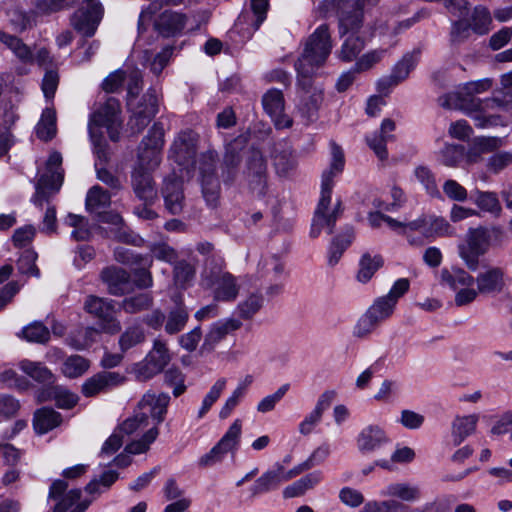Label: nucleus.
<instances>
[{
  "label": "nucleus",
  "instance_id": "obj_1",
  "mask_svg": "<svg viewBox=\"0 0 512 512\" xmlns=\"http://www.w3.org/2000/svg\"><path fill=\"white\" fill-rule=\"evenodd\" d=\"M331 154L332 159L330 167L322 174L320 199L314 212L310 229V236L312 238L318 237L322 228H326L327 233L332 234L336 221L340 218L343 212L342 202L340 200L336 202L332 211L330 213L328 212L331 204L334 178L342 173L345 165L343 151L341 147L334 142L331 143Z\"/></svg>",
  "mask_w": 512,
  "mask_h": 512
},
{
  "label": "nucleus",
  "instance_id": "obj_2",
  "mask_svg": "<svg viewBox=\"0 0 512 512\" xmlns=\"http://www.w3.org/2000/svg\"><path fill=\"white\" fill-rule=\"evenodd\" d=\"M332 47L327 24L320 25L307 39L304 51L295 63L297 83L303 91L309 92L312 88L313 75L326 62Z\"/></svg>",
  "mask_w": 512,
  "mask_h": 512
},
{
  "label": "nucleus",
  "instance_id": "obj_3",
  "mask_svg": "<svg viewBox=\"0 0 512 512\" xmlns=\"http://www.w3.org/2000/svg\"><path fill=\"white\" fill-rule=\"evenodd\" d=\"M459 107L475 121L478 128L497 126L503 121L495 112H512V90L504 88L495 91L490 98L464 100Z\"/></svg>",
  "mask_w": 512,
  "mask_h": 512
},
{
  "label": "nucleus",
  "instance_id": "obj_4",
  "mask_svg": "<svg viewBox=\"0 0 512 512\" xmlns=\"http://www.w3.org/2000/svg\"><path fill=\"white\" fill-rule=\"evenodd\" d=\"M225 261L221 257L207 259L202 272L203 282L213 287L214 299L222 302H233L239 295L240 285L237 278L228 271H224Z\"/></svg>",
  "mask_w": 512,
  "mask_h": 512
},
{
  "label": "nucleus",
  "instance_id": "obj_5",
  "mask_svg": "<svg viewBox=\"0 0 512 512\" xmlns=\"http://www.w3.org/2000/svg\"><path fill=\"white\" fill-rule=\"evenodd\" d=\"M163 146V124L155 122L148 135L143 138L139 145L137 162L134 168L153 172L160 165Z\"/></svg>",
  "mask_w": 512,
  "mask_h": 512
},
{
  "label": "nucleus",
  "instance_id": "obj_6",
  "mask_svg": "<svg viewBox=\"0 0 512 512\" xmlns=\"http://www.w3.org/2000/svg\"><path fill=\"white\" fill-rule=\"evenodd\" d=\"M490 246L486 235V227L469 228L463 243L458 245V254L467 268L476 271L479 257L486 254Z\"/></svg>",
  "mask_w": 512,
  "mask_h": 512
},
{
  "label": "nucleus",
  "instance_id": "obj_7",
  "mask_svg": "<svg viewBox=\"0 0 512 512\" xmlns=\"http://www.w3.org/2000/svg\"><path fill=\"white\" fill-rule=\"evenodd\" d=\"M84 309L97 318L102 332L114 335L121 331V323L115 316L113 301L89 295L85 300Z\"/></svg>",
  "mask_w": 512,
  "mask_h": 512
},
{
  "label": "nucleus",
  "instance_id": "obj_8",
  "mask_svg": "<svg viewBox=\"0 0 512 512\" xmlns=\"http://www.w3.org/2000/svg\"><path fill=\"white\" fill-rule=\"evenodd\" d=\"M120 102L114 97H109L105 103L93 114L89 127H105L109 138L116 142L120 139L122 127Z\"/></svg>",
  "mask_w": 512,
  "mask_h": 512
},
{
  "label": "nucleus",
  "instance_id": "obj_9",
  "mask_svg": "<svg viewBox=\"0 0 512 512\" xmlns=\"http://www.w3.org/2000/svg\"><path fill=\"white\" fill-rule=\"evenodd\" d=\"M75 4H82L73 15L71 22L74 29L85 37H92L103 16V7L96 0H76Z\"/></svg>",
  "mask_w": 512,
  "mask_h": 512
},
{
  "label": "nucleus",
  "instance_id": "obj_10",
  "mask_svg": "<svg viewBox=\"0 0 512 512\" xmlns=\"http://www.w3.org/2000/svg\"><path fill=\"white\" fill-rule=\"evenodd\" d=\"M132 115L128 126L132 134H140L158 113V97L154 88L148 89L141 100L130 106Z\"/></svg>",
  "mask_w": 512,
  "mask_h": 512
},
{
  "label": "nucleus",
  "instance_id": "obj_11",
  "mask_svg": "<svg viewBox=\"0 0 512 512\" xmlns=\"http://www.w3.org/2000/svg\"><path fill=\"white\" fill-rule=\"evenodd\" d=\"M67 487L68 485L64 480H55L51 484L48 497L57 500L53 512H84L92 500L82 501L73 507L81 497V490L71 489L66 492Z\"/></svg>",
  "mask_w": 512,
  "mask_h": 512
},
{
  "label": "nucleus",
  "instance_id": "obj_12",
  "mask_svg": "<svg viewBox=\"0 0 512 512\" xmlns=\"http://www.w3.org/2000/svg\"><path fill=\"white\" fill-rule=\"evenodd\" d=\"M171 360L169 349L161 339H155L152 350L145 360L137 365L136 376L140 380H148L159 374Z\"/></svg>",
  "mask_w": 512,
  "mask_h": 512
},
{
  "label": "nucleus",
  "instance_id": "obj_13",
  "mask_svg": "<svg viewBox=\"0 0 512 512\" xmlns=\"http://www.w3.org/2000/svg\"><path fill=\"white\" fill-rule=\"evenodd\" d=\"M245 177L251 192L265 196L268 187L267 164L259 150H252L246 162Z\"/></svg>",
  "mask_w": 512,
  "mask_h": 512
},
{
  "label": "nucleus",
  "instance_id": "obj_14",
  "mask_svg": "<svg viewBox=\"0 0 512 512\" xmlns=\"http://www.w3.org/2000/svg\"><path fill=\"white\" fill-rule=\"evenodd\" d=\"M241 429V421L239 419L235 420L220 441L208 453L199 458L198 465L207 468L221 462L229 451L236 448Z\"/></svg>",
  "mask_w": 512,
  "mask_h": 512
},
{
  "label": "nucleus",
  "instance_id": "obj_15",
  "mask_svg": "<svg viewBox=\"0 0 512 512\" xmlns=\"http://www.w3.org/2000/svg\"><path fill=\"white\" fill-rule=\"evenodd\" d=\"M198 138V134L191 129L179 132L170 147V158L184 168L194 164Z\"/></svg>",
  "mask_w": 512,
  "mask_h": 512
},
{
  "label": "nucleus",
  "instance_id": "obj_16",
  "mask_svg": "<svg viewBox=\"0 0 512 512\" xmlns=\"http://www.w3.org/2000/svg\"><path fill=\"white\" fill-rule=\"evenodd\" d=\"M164 200L165 209L172 215H179L183 212L186 198L182 176L175 172L170 173L163 179L160 189Z\"/></svg>",
  "mask_w": 512,
  "mask_h": 512
},
{
  "label": "nucleus",
  "instance_id": "obj_17",
  "mask_svg": "<svg viewBox=\"0 0 512 512\" xmlns=\"http://www.w3.org/2000/svg\"><path fill=\"white\" fill-rule=\"evenodd\" d=\"M297 473V471L293 470L286 471L282 465L277 464L255 480L253 485L249 488L250 496L255 498L259 495L276 490L281 483L293 478Z\"/></svg>",
  "mask_w": 512,
  "mask_h": 512
},
{
  "label": "nucleus",
  "instance_id": "obj_18",
  "mask_svg": "<svg viewBox=\"0 0 512 512\" xmlns=\"http://www.w3.org/2000/svg\"><path fill=\"white\" fill-rule=\"evenodd\" d=\"M125 379L119 372L101 371L83 382L81 392L87 398L95 397L123 384Z\"/></svg>",
  "mask_w": 512,
  "mask_h": 512
},
{
  "label": "nucleus",
  "instance_id": "obj_19",
  "mask_svg": "<svg viewBox=\"0 0 512 512\" xmlns=\"http://www.w3.org/2000/svg\"><path fill=\"white\" fill-rule=\"evenodd\" d=\"M262 105L277 129L292 126V119L284 112L285 100L281 90L269 89L262 97Z\"/></svg>",
  "mask_w": 512,
  "mask_h": 512
},
{
  "label": "nucleus",
  "instance_id": "obj_20",
  "mask_svg": "<svg viewBox=\"0 0 512 512\" xmlns=\"http://www.w3.org/2000/svg\"><path fill=\"white\" fill-rule=\"evenodd\" d=\"M492 86V81L490 79H482L478 81H471L464 84V86L455 93H449L439 97V104L447 109H456L461 110L459 104L468 99H478L475 97V94L482 93L487 91Z\"/></svg>",
  "mask_w": 512,
  "mask_h": 512
},
{
  "label": "nucleus",
  "instance_id": "obj_21",
  "mask_svg": "<svg viewBox=\"0 0 512 512\" xmlns=\"http://www.w3.org/2000/svg\"><path fill=\"white\" fill-rule=\"evenodd\" d=\"M246 146L244 137H236L225 146L222 162V177L225 184H231L237 175L238 166L242 161V151Z\"/></svg>",
  "mask_w": 512,
  "mask_h": 512
},
{
  "label": "nucleus",
  "instance_id": "obj_22",
  "mask_svg": "<svg viewBox=\"0 0 512 512\" xmlns=\"http://www.w3.org/2000/svg\"><path fill=\"white\" fill-rule=\"evenodd\" d=\"M272 160L276 173L280 177L293 175L298 166L295 151L287 141H280L275 144Z\"/></svg>",
  "mask_w": 512,
  "mask_h": 512
},
{
  "label": "nucleus",
  "instance_id": "obj_23",
  "mask_svg": "<svg viewBox=\"0 0 512 512\" xmlns=\"http://www.w3.org/2000/svg\"><path fill=\"white\" fill-rule=\"evenodd\" d=\"M101 279L107 285L108 292L115 296L124 295L133 288L129 273L119 267L111 266L103 269Z\"/></svg>",
  "mask_w": 512,
  "mask_h": 512
},
{
  "label": "nucleus",
  "instance_id": "obj_24",
  "mask_svg": "<svg viewBox=\"0 0 512 512\" xmlns=\"http://www.w3.org/2000/svg\"><path fill=\"white\" fill-rule=\"evenodd\" d=\"M170 396L167 393L156 394L153 391H147L138 403V408L143 411L147 409L152 419L156 422L157 427L162 423L167 414Z\"/></svg>",
  "mask_w": 512,
  "mask_h": 512
},
{
  "label": "nucleus",
  "instance_id": "obj_25",
  "mask_svg": "<svg viewBox=\"0 0 512 512\" xmlns=\"http://www.w3.org/2000/svg\"><path fill=\"white\" fill-rule=\"evenodd\" d=\"M131 184L135 195L145 204H152L157 197V190L152 172L134 168L131 175Z\"/></svg>",
  "mask_w": 512,
  "mask_h": 512
},
{
  "label": "nucleus",
  "instance_id": "obj_26",
  "mask_svg": "<svg viewBox=\"0 0 512 512\" xmlns=\"http://www.w3.org/2000/svg\"><path fill=\"white\" fill-rule=\"evenodd\" d=\"M505 271L501 267L491 266L480 272L475 279L478 292L481 294H497L505 287Z\"/></svg>",
  "mask_w": 512,
  "mask_h": 512
},
{
  "label": "nucleus",
  "instance_id": "obj_27",
  "mask_svg": "<svg viewBox=\"0 0 512 512\" xmlns=\"http://www.w3.org/2000/svg\"><path fill=\"white\" fill-rule=\"evenodd\" d=\"M382 497L399 499L406 503H414L421 499L422 492L418 485L409 482H392L388 484L381 492Z\"/></svg>",
  "mask_w": 512,
  "mask_h": 512
},
{
  "label": "nucleus",
  "instance_id": "obj_28",
  "mask_svg": "<svg viewBox=\"0 0 512 512\" xmlns=\"http://www.w3.org/2000/svg\"><path fill=\"white\" fill-rule=\"evenodd\" d=\"M99 217L100 222L108 223L115 227L113 237L116 240L132 245H140L143 242L139 235L133 233L126 227L123 218L118 213L106 212L100 214Z\"/></svg>",
  "mask_w": 512,
  "mask_h": 512
},
{
  "label": "nucleus",
  "instance_id": "obj_29",
  "mask_svg": "<svg viewBox=\"0 0 512 512\" xmlns=\"http://www.w3.org/2000/svg\"><path fill=\"white\" fill-rule=\"evenodd\" d=\"M394 130L395 122L387 118L382 121L379 132L366 137L368 146L380 160H385L388 157L386 143L394 138V136L390 134Z\"/></svg>",
  "mask_w": 512,
  "mask_h": 512
},
{
  "label": "nucleus",
  "instance_id": "obj_30",
  "mask_svg": "<svg viewBox=\"0 0 512 512\" xmlns=\"http://www.w3.org/2000/svg\"><path fill=\"white\" fill-rule=\"evenodd\" d=\"M173 301L174 306L169 309L164 325L165 332L169 335L182 331L189 319V311L181 296L174 297Z\"/></svg>",
  "mask_w": 512,
  "mask_h": 512
},
{
  "label": "nucleus",
  "instance_id": "obj_31",
  "mask_svg": "<svg viewBox=\"0 0 512 512\" xmlns=\"http://www.w3.org/2000/svg\"><path fill=\"white\" fill-rule=\"evenodd\" d=\"M186 16L182 13L164 11L155 21V29L163 37L180 34L186 25Z\"/></svg>",
  "mask_w": 512,
  "mask_h": 512
},
{
  "label": "nucleus",
  "instance_id": "obj_32",
  "mask_svg": "<svg viewBox=\"0 0 512 512\" xmlns=\"http://www.w3.org/2000/svg\"><path fill=\"white\" fill-rule=\"evenodd\" d=\"M242 323L237 319H227L225 321L216 322L206 334L202 349L211 351L224 337L232 331L238 330Z\"/></svg>",
  "mask_w": 512,
  "mask_h": 512
},
{
  "label": "nucleus",
  "instance_id": "obj_33",
  "mask_svg": "<svg viewBox=\"0 0 512 512\" xmlns=\"http://www.w3.org/2000/svg\"><path fill=\"white\" fill-rule=\"evenodd\" d=\"M388 438L379 426L370 425L362 429L357 437V446L362 453L372 452L386 443Z\"/></svg>",
  "mask_w": 512,
  "mask_h": 512
},
{
  "label": "nucleus",
  "instance_id": "obj_34",
  "mask_svg": "<svg viewBox=\"0 0 512 512\" xmlns=\"http://www.w3.org/2000/svg\"><path fill=\"white\" fill-rule=\"evenodd\" d=\"M0 42L4 44L22 64L33 65L35 63L34 52L20 38L0 31Z\"/></svg>",
  "mask_w": 512,
  "mask_h": 512
},
{
  "label": "nucleus",
  "instance_id": "obj_35",
  "mask_svg": "<svg viewBox=\"0 0 512 512\" xmlns=\"http://www.w3.org/2000/svg\"><path fill=\"white\" fill-rule=\"evenodd\" d=\"M62 183V174L55 173L52 175L44 174L37 182L36 192L32 198V201L36 206L42 207L45 202H48L50 193L49 190L57 192Z\"/></svg>",
  "mask_w": 512,
  "mask_h": 512
},
{
  "label": "nucleus",
  "instance_id": "obj_36",
  "mask_svg": "<svg viewBox=\"0 0 512 512\" xmlns=\"http://www.w3.org/2000/svg\"><path fill=\"white\" fill-rule=\"evenodd\" d=\"M479 420L478 415L456 417L451 426V437L454 446H459L468 436L472 435Z\"/></svg>",
  "mask_w": 512,
  "mask_h": 512
},
{
  "label": "nucleus",
  "instance_id": "obj_37",
  "mask_svg": "<svg viewBox=\"0 0 512 512\" xmlns=\"http://www.w3.org/2000/svg\"><path fill=\"white\" fill-rule=\"evenodd\" d=\"M62 422V416L52 408L43 407L34 414L33 425L38 434H45L59 426Z\"/></svg>",
  "mask_w": 512,
  "mask_h": 512
},
{
  "label": "nucleus",
  "instance_id": "obj_38",
  "mask_svg": "<svg viewBox=\"0 0 512 512\" xmlns=\"http://www.w3.org/2000/svg\"><path fill=\"white\" fill-rule=\"evenodd\" d=\"M440 282L452 290L462 287H470L474 284L475 279L467 271L462 268L452 267L451 269L444 268L441 270Z\"/></svg>",
  "mask_w": 512,
  "mask_h": 512
},
{
  "label": "nucleus",
  "instance_id": "obj_39",
  "mask_svg": "<svg viewBox=\"0 0 512 512\" xmlns=\"http://www.w3.org/2000/svg\"><path fill=\"white\" fill-rule=\"evenodd\" d=\"M363 25V12L353 7L351 10L342 11L339 16V34H357Z\"/></svg>",
  "mask_w": 512,
  "mask_h": 512
},
{
  "label": "nucleus",
  "instance_id": "obj_40",
  "mask_svg": "<svg viewBox=\"0 0 512 512\" xmlns=\"http://www.w3.org/2000/svg\"><path fill=\"white\" fill-rule=\"evenodd\" d=\"M65 224L73 228L71 238L75 241H88L92 237V226L87 218L81 215L69 213L65 218Z\"/></svg>",
  "mask_w": 512,
  "mask_h": 512
},
{
  "label": "nucleus",
  "instance_id": "obj_41",
  "mask_svg": "<svg viewBox=\"0 0 512 512\" xmlns=\"http://www.w3.org/2000/svg\"><path fill=\"white\" fill-rule=\"evenodd\" d=\"M20 368L25 374L41 384L51 385L54 382V375L42 363L23 360L20 362Z\"/></svg>",
  "mask_w": 512,
  "mask_h": 512
},
{
  "label": "nucleus",
  "instance_id": "obj_42",
  "mask_svg": "<svg viewBox=\"0 0 512 512\" xmlns=\"http://www.w3.org/2000/svg\"><path fill=\"white\" fill-rule=\"evenodd\" d=\"M35 130L37 137L43 141H49L56 135V113L53 109L43 110Z\"/></svg>",
  "mask_w": 512,
  "mask_h": 512
},
{
  "label": "nucleus",
  "instance_id": "obj_43",
  "mask_svg": "<svg viewBox=\"0 0 512 512\" xmlns=\"http://www.w3.org/2000/svg\"><path fill=\"white\" fill-rule=\"evenodd\" d=\"M382 265L383 259L380 255L372 257L371 254L364 253L359 261L357 280L361 283H367Z\"/></svg>",
  "mask_w": 512,
  "mask_h": 512
},
{
  "label": "nucleus",
  "instance_id": "obj_44",
  "mask_svg": "<svg viewBox=\"0 0 512 512\" xmlns=\"http://www.w3.org/2000/svg\"><path fill=\"white\" fill-rule=\"evenodd\" d=\"M470 26L474 33L485 35L490 31L492 17L487 7L478 5L473 9L470 19Z\"/></svg>",
  "mask_w": 512,
  "mask_h": 512
},
{
  "label": "nucleus",
  "instance_id": "obj_45",
  "mask_svg": "<svg viewBox=\"0 0 512 512\" xmlns=\"http://www.w3.org/2000/svg\"><path fill=\"white\" fill-rule=\"evenodd\" d=\"M111 203V195L102 187L96 185L89 189L86 196V209L90 212H98L108 207Z\"/></svg>",
  "mask_w": 512,
  "mask_h": 512
},
{
  "label": "nucleus",
  "instance_id": "obj_46",
  "mask_svg": "<svg viewBox=\"0 0 512 512\" xmlns=\"http://www.w3.org/2000/svg\"><path fill=\"white\" fill-rule=\"evenodd\" d=\"M475 204L482 210L499 217L502 213V207L495 192L476 191Z\"/></svg>",
  "mask_w": 512,
  "mask_h": 512
},
{
  "label": "nucleus",
  "instance_id": "obj_47",
  "mask_svg": "<svg viewBox=\"0 0 512 512\" xmlns=\"http://www.w3.org/2000/svg\"><path fill=\"white\" fill-rule=\"evenodd\" d=\"M203 197L208 206L215 208L219 203L220 198V181L218 176H208L200 178Z\"/></svg>",
  "mask_w": 512,
  "mask_h": 512
},
{
  "label": "nucleus",
  "instance_id": "obj_48",
  "mask_svg": "<svg viewBox=\"0 0 512 512\" xmlns=\"http://www.w3.org/2000/svg\"><path fill=\"white\" fill-rule=\"evenodd\" d=\"M420 55V50H414L412 53H407L403 58L394 66L391 75L396 82L400 83L406 79L412 69L416 66Z\"/></svg>",
  "mask_w": 512,
  "mask_h": 512
},
{
  "label": "nucleus",
  "instance_id": "obj_49",
  "mask_svg": "<svg viewBox=\"0 0 512 512\" xmlns=\"http://www.w3.org/2000/svg\"><path fill=\"white\" fill-rule=\"evenodd\" d=\"M118 473L115 471H105L99 479H93L90 481L85 490L88 494L93 496L95 499L97 496L102 494L104 491L108 490L118 479Z\"/></svg>",
  "mask_w": 512,
  "mask_h": 512
},
{
  "label": "nucleus",
  "instance_id": "obj_50",
  "mask_svg": "<svg viewBox=\"0 0 512 512\" xmlns=\"http://www.w3.org/2000/svg\"><path fill=\"white\" fill-rule=\"evenodd\" d=\"M153 305V297L150 293H140L125 298L121 303V308L129 314H135L149 309Z\"/></svg>",
  "mask_w": 512,
  "mask_h": 512
},
{
  "label": "nucleus",
  "instance_id": "obj_51",
  "mask_svg": "<svg viewBox=\"0 0 512 512\" xmlns=\"http://www.w3.org/2000/svg\"><path fill=\"white\" fill-rule=\"evenodd\" d=\"M323 101V92L321 89H314L313 92L303 98L300 106V111L307 122H312L316 119L318 109Z\"/></svg>",
  "mask_w": 512,
  "mask_h": 512
},
{
  "label": "nucleus",
  "instance_id": "obj_52",
  "mask_svg": "<svg viewBox=\"0 0 512 512\" xmlns=\"http://www.w3.org/2000/svg\"><path fill=\"white\" fill-rule=\"evenodd\" d=\"M89 366V361L84 357L72 355L63 362L61 371L68 378H78L89 369Z\"/></svg>",
  "mask_w": 512,
  "mask_h": 512
},
{
  "label": "nucleus",
  "instance_id": "obj_53",
  "mask_svg": "<svg viewBox=\"0 0 512 512\" xmlns=\"http://www.w3.org/2000/svg\"><path fill=\"white\" fill-rule=\"evenodd\" d=\"M158 435V427L153 426L148 431H146L140 439L127 444L124 451L129 455L145 453L149 450L150 445L157 439Z\"/></svg>",
  "mask_w": 512,
  "mask_h": 512
},
{
  "label": "nucleus",
  "instance_id": "obj_54",
  "mask_svg": "<svg viewBox=\"0 0 512 512\" xmlns=\"http://www.w3.org/2000/svg\"><path fill=\"white\" fill-rule=\"evenodd\" d=\"M341 238H334L329 247L328 263L334 266L340 260L344 251L350 246L354 239V229L352 227L345 228V244H340Z\"/></svg>",
  "mask_w": 512,
  "mask_h": 512
},
{
  "label": "nucleus",
  "instance_id": "obj_55",
  "mask_svg": "<svg viewBox=\"0 0 512 512\" xmlns=\"http://www.w3.org/2000/svg\"><path fill=\"white\" fill-rule=\"evenodd\" d=\"M364 46L365 42L360 36L351 34L342 44L339 58L344 62H350L358 56Z\"/></svg>",
  "mask_w": 512,
  "mask_h": 512
},
{
  "label": "nucleus",
  "instance_id": "obj_56",
  "mask_svg": "<svg viewBox=\"0 0 512 512\" xmlns=\"http://www.w3.org/2000/svg\"><path fill=\"white\" fill-rule=\"evenodd\" d=\"M145 333L141 326L128 327L119 338V347L122 353L144 342Z\"/></svg>",
  "mask_w": 512,
  "mask_h": 512
},
{
  "label": "nucleus",
  "instance_id": "obj_57",
  "mask_svg": "<svg viewBox=\"0 0 512 512\" xmlns=\"http://www.w3.org/2000/svg\"><path fill=\"white\" fill-rule=\"evenodd\" d=\"M396 304L386 295L378 297L374 303L367 309L378 322H383L390 318L394 312Z\"/></svg>",
  "mask_w": 512,
  "mask_h": 512
},
{
  "label": "nucleus",
  "instance_id": "obj_58",
  "mask_svg": "<svg viewBox=\"0 0 512 512\" xmlns=\"http://www.w3.org/2000/svg\"><path fill=\"white\" fill-rule=\"evenodd\" d=\"M148 425V415L146 412L141 411L135 413L133 416L124 420L118 427L117 431L124 437L130 436L140 428Z\"/></svg>",
  "mask_w": 512,
  "mask_h": 512
},
{
  "label": "nucleus",
  "instance_id": "obj_59",
  "mask_svg": "<svg viewBox=\"0 0 512 512\" xmlns=\"http://www.w3.org/2000/svg\"><path fill=\"white\" fill-rule=\"evenodd\" d=\"M407 509V505L394 499L383 501H368L359 512H402Z\"/></svg>",
  "mask_w": 512,
  "mask_h": 512
},
{
  "label": "nucleus",
  "instance_id": "obj_60",
  "mask_svg": "<svg viewBox=\"0 0 512 512\" xmlns=\"http://www.w3.org/2000/svg\"><path fill=\"white\" fill-rule=\"evenodd\" d=\"M226 379L219 378L213 386L210 388L209 392L205 395L202 406L198 411V418H202L206 415V413L211 409L214 403L220 398L222 392L226 388Z\"/></svg>",
  "mask_w": 512,
  "mask_h": 512
},
{
  "label": "nucleus",
  "instance_id": "obj_61",
  "mask_svg": "<svg viewBox=\"0 0 512 512\" xmlns=\"http://www.w3.org/2000/svg\"><path fill=\"white\" fill-rule=\"evenodd\" d=\"M262 305V295L259 293H252L238 304L237 310L242 319H250L261 309Z\"/></svg>",
  "mask_w": 512,
  "mask_h": 512
},
{
  "label": "nucleus",
  "instance_id": "obj_62",
  "mask_svg": "<svg viewBox=\"0 0 512 512\" xmlns=\"http://www.w3.org/2000/svg\"><path fill=\"white\" fill-rule=\"evenodd\" d=\"M36 259L37 253L35 251L30 249L24 250L17 261V269L19 273L27 276L39 277L40 271L35 264Z\"/></svg>",
  "mask_w": 512,
  "mask_h": 512
},
{
  "label": "nucleus",
  "instance_id": "obj_63",
  "mask_svg": "<svg viewBox=\"0 0 512 512\" xmlns=\"http://www.w3.org/2000/svg\"><path fill=\"white\" fill-rule=\"evenodd\" d=\"M218 162V154L215 150H208L202 153L198 158L199 178L208 176H217L216 165Z\"/></svg>",
  "mask_w": 512,
  "mask_h": 512
},
{
  "label": "nucleus",
  "instance_id": "obj_64",
  "mask_svg": "<svg viewBox=\"0 0 512 512\" xmlns=\"http://www.w3.org/2000/svg\"><path fill=\"white\" fill-rule=\"evenodd\" d=\"M380 322L376 320L370 312L366 311L357 321L353 328V335L356 338L368 337L378 326Z\"/></svg>",
  "mask_w": 512,
  "mask_h": 512
}]
</instances>
